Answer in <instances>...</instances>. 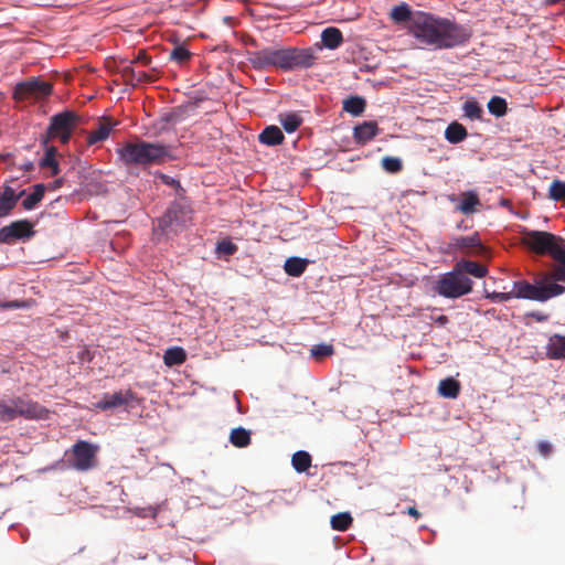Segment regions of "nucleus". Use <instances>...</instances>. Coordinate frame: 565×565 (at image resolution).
<instances>
[{
	"instance_id": "412c9836",
	"label": "nucleus",
	"mask_w": 565,
	"mask_h": 565,
	"mask_svg": "<svg viewBox=\"0 0 565 565\" xmlns=\"http://www.w3.org/2000/svg\"><path fill=\"white\" fill-rule=\"evenodd\" d=\"M321 41L327 49L335 50L343 43V35L338 28L329 26L322 31Z\"/></svg>"
},
{
	"instance_id": "c756f323",
	"label": "nucleus",
	"mask_w": 565,
	"mask_h": 565,
	"mask_svg": "<svg viewBox=\"0 0 565 565\" xmlns=\"http://www.w3.org/2000/svg\"><path fill=\"white\" fill-rule=\"evenodd\" d=\"M308 262L299 257H290L285 262V271L292 277H299L306 270Z\"/></svg>"
},
{
	"instance_id": "a19ab883",
	"label": "nucleus",
	"mask_w": 565,
	"mask_h": 565,
	"mask_svg": "<svg viewBox=\"0 0 565 565\" xmlns=\"http://www.w3.org/2000/svg\"><path fill=\"white\" fill-rule=\"evenodd\" d=\"M12 420V409L9 399L0 398V422H11Z\"/></svg>"
},
{
	"instance_id": "20e7f679",
	"label": "nucleus",
	"mask_w": 565,
	"mask_h": 565,
	"mask_svg": "<svg viewBox=\"0 0 565 565\" xmlns=\"http://www.w3.org/2000/svg\"><path fill=\"white\" fill-rule=\"evenodd\" d=\"M565 292V287L555 282L532 285L526 280L513 282L514 298L544 302Z\"/></svg>"
},
{
	"instance_id": "f8f14e48",
	"label": "nucleus",
	"mask_w": 565,
	"mask_h": 565,
	"mask_svg": "<svg viewBox=\"0 0 565 565\" xmlns=\"http://www.w3.org/2000/svg\"><path fill=\"white\" fill-rule=\"evenodd\" d=\"M33 223L28 220H19L3 226L0 230V244H12L17 239H26L34 236Z\"/></svg>"
},
{
	"instance_id": "4c0bfd02",
	"label": "nucleus",
	"mask_w": 565,
	"mask_h": 565,
	"mask_svg": "<svg viewBox=\"0 0 565 565\" xmlns=\"http://www.w3.org/2000/svg\"><path fill=\"white\" fill-rule=\"evenodd\" d=\"M465 115L470 119H480L483 113L482 108L476 100H467L462 107Z\"/></svg>"
},
{
	"instance_id": "79ce46f5",
	"label": "nucleus",
	"mask_w": 565,
	"mask_h": 565,
	"mask_svg": "<svg viewBox=\"0 0 565 565\" xmlns=\"http://www.w3.org/2000/svg\"><path fill=\"white\" fill-rule=\"evenodd\" d=\"M24 194V191H22L19 195L15 194V191L13 188L9 186V185H6L3 188V191L0 192V198H2L3 200L8 201L9 203H11L13 206L17 205V202L19 200V198Z\"/></svg>"
},
{
	"instance_id": "a211bd4d",
	"label": "nucleus",
	"mask_w": 565,
	"mask_h": 565,
	"mask_svg": "<svg viewBox=\"0 0 565 565\" xmlns=\"http://www.w3.org/2000/svg\"><path fill=\"white\" fill-rule=\"evenodd\" d=\"M117 122H113L108 118H104L103 121H99L98 128L90 131L87 136L86 142L88 146H93L97 142L104 141L108 138L110 130Z\"/></svg>"
},
{
	"instance_id": "dca6fc26",
	"label": "nucleus",
	"mask_w": 565,
	"mask_h": 565,
	"mask_svg": "<svg viewBox=\"0 0 565 565\" xmlns=\"http://www.w3.org/2000/svg\"><path fill=\"white\" fill-rule=\"evenodd\" d=\"M379 134V127L375 121H364L354 127L353 138L358 145H365L375 138Z\"/></svg>"
},
{
	"instance_id": "4be33fe9",
	"label": "nucleus",
	"mask_w": 565,
	"mask_h": 565,
	"mask_svg": "<svg viewBox=\"0 0 565 565\" xmlns=\"http://www.w3.org/2000/svg\"><path fill=\"white\" fill-rule=\"evenodd\" d=\"M365 108L366 100L358 95L349 96L342 102V109L354 117L361 116Z\"/></svg>"
},
{
	"instance_id": "1a4fd4ad",
	"label": "nucleus",
	"mask_w": 565,
	"mask_h": 565,
	"mask_svg": "<svg viewBox=\"0 0 565 565\" xmlns=\"http://www.w3.org/2000/svg\"><path fill=\"white\" fill-rule=\"evenodd\" d=\"M53 92V85L49 82L33 77L15 85L13 98L15 100L25 99H43L49 97Z\"/></svg>"
},
{
	"instance_id": "bb28decb",
	"label": "nucleus",
	"mask_w": 565,
	"mask_h": 565,
	"mask_svg": "<svg viewBox=\"0 0 565 565\" xmlns=\"http://www.w3.org/2000/svg\"><path fill=\"white\" fill-rule=\"evenodd\" d=\"M186 360L184 349L180 347H172L166 350L163 355L164 364L168 366L180 365Z\"/></svg>"
},
{
	"instance_id": "6e6d98bb",
	"label": "nucleus",
	"mask_w": 565,
	"mask_h": 565,
	"mask_svg": "<svg viewBox=\"0 0 565 565\" xmlns=\"http://www.w3.org/2000/svg\"><path fill=\"white\" fill-rule=\"evenodd\" d=\"M406 513L411 516H414L415 519H418L420 516L419 511L415 507L407 508Z\"/></svg>"
},
{
	"instance_id": "423d86ee",
	"label": "nucleus",
	"mask_w": 565,
	"mask_h": 565,
	"mask_svg": "<svg viewBox=\"0 0 565 565\" xmlns=\"http://www.w3.org/2000/svg\"><path fill=\"white\" fill-rule=\"evenodd\" d=\"M472 286V280L454 267L437 281L436 291L446 298H459L471 292Z\"/></svg>"
},
{
	"instance_id": "9b49d317",
	"label": "nucleus",
	"mask_w": 565,
	"mask_h": 565,
	"mask_svg": "<svg viewBox=\"0 0 565 565\" xmlns=\"http://www.w3.org/2000/svg\"><path fill=\"white\" fill-rule=\"evenodd\" d=\"M12 409V420L18 417L25 419H45L49 411L40 403L34 402L25 396H15L10 398Z\"/></svg>"
},
{
	"instance_id": "0eeeda50",
	"label": "nucleus",
	"mask_w": 565,
	"mask_h": 565,
	"mask_svg": "<svg viewBox=\"0 0 565 565\" xmlns=\"http://www.w3.org/2000/svg\"><path fill=\"white\" fill-rule=\"evenodd\" d=\"M99 447L86 440L76 441L66 452L70 467L77 471H87L97 466V452Z\"/></svg>"
},
{
	"instance_id": "8fccbe9b",
	"label": "nucleus",
	"mask_w": 565,
	"mask_h": 565,
	"mask_svg": "<svg viewBox=\"0 0 565 565\" xmlns=\"http://www.w3.org/2000/svg\"><path fill=\"white\" fill-rule=\"evenodd\" d=\"M14 207L11 203L0 198V218L9 215Z\"/></svg>"
},
{
	"instance_id": "13d9d810",
	"label": "nucleus",
	"mask_w": 565,
	"mask_h": 565,
	"mask_svg": "<svg viewBox=\"0 0 565 565\" xmlns=\"http://www.w3.org/2000/svg\"><path fill=\"white\" fill-rule=\"evenodd\" d=\"M177 117L178 116L175 114L171 113L162 117V120H164L166 122L175 121Z\"/></svg>"
},
{
	"instance_id": "58836bf2",
	"label": "nucleus",
	"mask_w": 565,
	"mask_h": 565,
	"mask_svg": "<svg viewBox=\"0 0 565 565\" xmlns=\"http://www.w3.org/2000/svg\"><path fill=\"white\" fill-rule=\"evenodd\" d=\"M382 167L390 173H397L403 169L402 160L397 157H384Z\"/></svg>"
},
{
	"instance_id": "f257e3e1",
	"label": "nucleus",
	"mask_w": 565,
	"mask_h": 565,
	"mask_svg": "<svg viewBox=\"0 0 565 565\" xmlns=\"http://www.w3.org/2000/svg\"><path fill=\"white\" fill-rule=\"evenodd\" d=\"M412 34L435 50L461 45L470 38V33L463 26L420 11L415 12Z\"/></svg>"
},
{
	"instance_id": "de8ad7c7",
	"label": "nucleus",
	"mask_w": 565,
	"mask_h": 565,
	"mask_svg": "<svg viewBox=\"0 0 565 565\" xmlns=\"http://www.w3.org/2000/svg\"><path fill=\"white\" fill-rule=\"evenodd\" d=\"M154 81H156V76H153L149 73H146V72H137L136 73V78H135L136 86L141 83H152Z\"/></svg>"
},
{
	"instance_id": "6e6552de",
	"label": "nucleus",
	"mask_w": 565,
	"mask_h": 565,
	"mask_svg": "<svg viewBox=\"0 0 565 565\" xmlns=\"http://www.w3.org/2000/svg\"><path fill=\"white\" fill-rule=\"evenodd\" d=\"M192 211L189 206L174 202L159 218L158 226L162 232L171 231L178 232L183 228L192 220Z\"/></svg>"
},
{
	"instance_id": "c9c22d12",
	"label": "nucleus",
	"mask_w": 565,
	"mask_h": 565,
	"mask_svg": "<svg viewBox=\"0 0 565 565\" xmlns=\"http://www.w3.org/2000/svg\"><path fill=\"white\" fill-rule=\"evenodd\" d=\"M191 52L183 45H177L170 52V60L177 62L179 65H183L191 58Z\"/></svg>"
},
{
	"instance_id": "f3484780",
	"label": "nucleus",
	"mask_w": 565,
	"mask_h": 565,
	"mask_svg": "<svg viewBox=\"0 0 565 565\" xmlns=\"http://www.w3.org/2000/svg\"><path fill=\"white\" fill-rule=\"evenodd\" d=\"M546 356L552 360H565V335L553 334L545 347Z\"/></svg>"
},
{
	"instance_id": "680f3d73",
	"label": "nucleus",
	"mask_w": 565,
	"mask_h": 565,
	"mask_svg": "<svg viewBox=\"0 0 565 565\" xmlns=\"http://www.w3.org/2000/svg\"><path fill=\"white\" fill-rule=\"evenodd\" d=\"M564 2H565V0H564Z\"/></svg>"
},
{
	"instance_id": "052dcab7",
	"label": "nucleus",
	"mask_w": 565,
	"mask_h": 565,
	"mask_svg": "<svg viewBox=\"0 0 565 565\" xmlns=\"http://www.w3.org/2000/svg\"><path fill=\"white\" fill-rule=\"evenodd\" d=\"M551 3L564 2V0H548Z\"/></svg>"
},
{
	"instance_id": "a18cd8bd",
	"label": "nucleus",
	"mask_w": 565,
	"mask_h": 565,
	"mask_svg": "<svg viewBox=\"0 0 565 565\" xmlns=\"http://www.w3.org/2000/svg\"><path fill=\"white\" fill-rule=\"evenodd\" d=\"M216 249L221 254L233 255L236 252L237 246L231 241L224 239L217 244Z\"/></svg>"
},
{
	"instance_id": "c85d7f7f",
	"label": "nucleus",
	"mask_w": 565,
	"mask_h": 565,
	"mask_svg": "<svg viewBox=\"0 0 565 565\" xmlns=\"http://www.w3.org/2000/svg\"><path fill=\"white\" fill-rule=\"evenodd\" d=\"M56 151L57 150L55 147H47L45 156L39 162L40 168L51 169V175H57L60 173V166L57 160L55 159Z\"/></svg>"
},
{
	"instance_id": "49530a36",
	"label": "nucleus",
	"mask_w": 565,
	"mask_h": 565,
	"mask_svg": "<svg viewBox=\"0 0 565 565\" xmlns=\"http://www.w3.org/2000/svg\"><path fill=\"white\" fill-rule=\"evenodd\" d=\"M487 298L491 299L494 302H505L510 299L514 298L513 290L510 292H492L488 294Z\"/></svg>"
},
{
	"instance_id": "603ef678",
	"label": "nucleus",
	"mask_w": 565,
	"mask_h": 565,
	"mask_svg": "<svg viewBox=\"0 0 565 565\" xmlns=\"http://www.w3.org/2000/svg\"><path fill=\"white\" fill-rule=\"evenodd\" d=\"M138 515L142 516V518L151 516V518L154 519L157 516V509L152 508V507H149L147 509H142V511L140 513H138Z\"/></svg>"
},
{
	"instance_id": "7c9ffc66",
	"label": "nucleus",
	"mask_w": 565,
	"mask_h": 565,
	"mask_svg": "<svg viewBox=\"0 0 565 565\" xmlns=\"http://www.w3.org/2000/svg\"><path fill=\"white\" fill-rule=\"evenodd\" d=\"M250 440V433L243 427L234 428L230 434L231 444L237 448L247 447Z\"/></svg>"
},
{
	"instance_id": "cd10ccee",
	"label": "nucleus",
	"mask_w": 565,
	"mask_h": 565,
	"mask_svg": "<svg viewBox=\"0 0 565 565\" xmlns=\"http://www.w3.org/2000/svg\"><path fill=\"white\" fill-rule=\"evenodd\" d=\"M279 122L288 132H295L302 124V118L297 113H285L279 115Z\"/></svg>"
},
{
	"instance_id": "3c124183",
	"label": "nucleus",
	"mask_w": 565,
	"mask_h": 565,
	"mask_svg": "<svg viewBox=\"0 0 565 565\" xmlns=\"http://www.w3.org/2000/svg\"><path fill=\"white\" fill-rule=\"evenodd\" d=\"M142 63L143 65H149L151 62V58L147 55L145 50L138 51L137 56L131 61L132 63Z\"/></svg>"
},
{
	"instance_id": "864d4df0",
	"label": "nucleus",
	"mask_w": 565,
	"mask_h": 565,
	"mask_svg": "<svg viewBox=\"0 0 565 565\" xmlns=\"http://www.w3.org/2000/svg\"><path fill=\"white\" fill-rule=\"evenodd\" d=\"M64 180L62 178L54 180L53 182L49 183L47 189L49 190H56L60 189L63 185Z\"/></svg>"
},
{
	"instance_id": "2eb2a0df",
	"label": "nucleus",
	"mask_w": 565,
	"mask_h": 565,
	"mask_svg": "<svg viewBox=\"0 0 565 565\" xmlns=\"http://www.w3.org/2000/svg\"><path fill=\"white\" fill-rule=\"evenodd\" d=\"M546 255L551 256L555 262L548 278H552L556 281L558 278V270L565 269V239L559 237V242L555 243L554 247H552Z\"/></svg>"
},
{
	"instance_id": "5701e85b",
	"label": "nucleus",
	"mask_w": 565,
	"mask_h": 565,
	"mask_svg": "<svg viewBox=\"0 0 565 565\" xmlns=\"http://www.w3.org/2000/svg\"><path fill=\"white\" fill-rule=\"evenodd\" d=\"M461 390L460 382L454 377L441 380L438 385V394L445 398L455 399L458 397Z\"/></svg>"
},
{
	"instance_id": "f03ea898",
	"label": "nucleus",
	"mask_w": 565,
	"mask_h": 565,
	"mask_svg": "<svg viewBox=\"0 0 565 565\" xmlns=\"http://www.w3.org/2000/svg\"><path fill=\"white\" fill-rule=\"evenodd\" d=\"M247 61L256 71H267L269 68L291 71L311 67L315 64L316 55L310 47L267 46L254 52H248Z\"/></svg>"
},
{
	"instance_id": "39448f33",
	"label": "nucleus",
	"mask_w": 565,
	"mask_h": 565,
	"mask_svg": "<svg viewBox=\"0 0 565 565\" xmlns=\"http://www.w3.org/2000/svg\"><path fill=\"white\" fill-rule=\"evenodd\" d=\"M78 124L79 117L74 111L65 110L52 116L42 142L46 146L50 140L57 138L62 143H67Z\"/></svg>"
},
{
	"instance_id": "bf43d9fd",
	"label": "nucleus",
	"mask_w": 565,
	"mask_h": 565,
	"mask_svg": "<svg viewBox=\"0 0 565 565\" xmlns=\"http://www.w3.org/2000/svg\"><path fill=\"white\" fill-rule=\"evenodd\" d=\"M24 168H25V170H28V171H29V170H31V169L33 168L32 162H29L28 164H25V167H24Z\"/></svg>"
},
{
	"instance_id": "c03bdc74",
	"label": "nucleus",
	"mask_w": 565,
	"mask_h": 565,
	"mask_svg": "<svg viewBox=\"0 0 565 565\" xmlns=\"http://www.w3.org/2000/svg\"><path fill=\"white\" fill-rule=\"evenodd\" d=\"M32 301L31 300H12V301H6L0 302L1 309H19V308H29L31 307Z\"/></svg>"
},
{
	"instance_id": "6ab92c4d",
	"label": "nucleus",
	"mask_w": 565,
	"mask_h": 565,
	"mask_svg": "<svg viewBox=\"0 0 565 565\" xmlns=\"http://www.w3.org/2000/svg\"><path fill=\"white\" fill-rule=\"evenodd\" d=\"M456 269L462 275H471L476 278H483L488 274V268L477 262L461 259L455 265Z\"/></svg>"
},
{
	"instance_id": "ddd939ff",
	"label": "nucleus",
	"mask_w": 565,
	"mask_h": 565,
	"mask_svg": "<svg viewBox=\"0 0 565 565\" xmlns=\"http://www.w3.org/2000/svg\"><path fill=\"white\" fill-rule=\"evenodd\" d=\"M557 242L559 236L542 231H530L523 237V244L539 255H546Z\"/></svg>"
},
{
	"instance_id": "f704fd0d",
	"label": "nucleus",
	"mask_w": 565,
	"mask_h": 565,
	"mask_svg": "<svg viewBox=\"0 0 565 565\" xmlns=\"http://www.w3.org/2000/svg\"><path fill=\"white\" fill-rule=\"evenodd\" d=\"M488 109L490 114L502 117L507 114L508 105L504 98L500 96H493L488 103Z\"/></svg>"
},
{
	"instance_id": "4468645a",
	"label": "nucleus",
	"mask_w": 565,
	"mask_h": 565,
	"mask_svg": "<svg viewBox=\"0 0 565 565\" xmlns=\"http://www.w3.org/2000/svg\"><path fill=\"white\" fill-rule=\"evenodd\" d=\"M135 399L136 394L130 388H128L115 392L113 394H104V396L96 403V407L102 411H106L129 405Z\"/></svg>"
},
{
	"instance_id": "7ed1b4c3",
	"label": "nucleus",
	"mask_w": 565,
	"mask_h": 565,
	"mask_svg": "<svg viewBox=\"0 0 565 565\" xmlns=\"http://www.w3.org/2000/svg\"><path fill=\"white\" fill-rule=\"evenodd\" d=\"M117 153L126 166L148 167L160 164L170 158L167 146L143 140L127 142L117 150Z\"/></svg>"
},
{
	"instance_id": "aec40b11",
	"label": "nucleus",
	"mask_w": 565,
	"mask_h": 565,
	"mask_svg": "<svg viewBox=\"0 0 565 565\" xmlns=\"http://www.w3.org/2000/svg\"><path fill=\"white\" fill-rule=\"evenodd\" d=\"M284 139V134L277 126H267L258 136L259 142L266 146L280 145Z\"/></svg>"
},
{
	"instance_id": "393cba45",
	"label": "nucleus",
	"mask_w": 565,
	"mask_h": 565,
	"mask_svg": "<svg viewBox=\"0 0 565 565\" xmlns=\"http://www.w3.org/2000/svg\"><path fill=\"white\" fill-rule=\"evenodd\" d=\"M467 136V129L463 127V125L457 121L449 124L445 130V138L450 143H459L465 140Z\"/></svg>"
},
{
	"instance_id": "9d476101",
	"label": "nucleus",
	"mask_w": 565,
	"mask_h": 565,
	"mask_svg": "<svg viewBox=\"0 0 565 565\" xmlns=\"http://www.w3.org/2000/svg\"><path fill=\"white\" fill-rule=\"evenodd\" d=\"M457 250L469 255V256H484L488 254V249L481 243L478 233L470 236H454L446 244L444 252L446 254H454Z\"/></svg>"
},
{
	"instance_id": "e433bc0d",
	"label": "nucleus",
	"mask_w": 565,
	"mask_h": 565,
	"mask_svg": "<svg viewBox=\"0 0 565 565\" xmlns=\"http://www.w3.org/2000/svg\"><path fill=\"white\" fill-rule=\"evenodd\" d=\"M548 196L554 201L565 200V182L561 180H554L548 190Z\"/></svg>"
},
{
	"instance_id": "09e8293b",
	"label": "nucleus",
	"mask_w": 565,
	"mask_h": 565,
	"mask_svg": "<svg viewBox=\"0 0 565 565\" xmlns=\"http://www.w3.org/2000/svg\"><path fill=\"white\" fill-rule=\"evenodd\" d=\"M537 451L543 457H548L553 451V446L548 441H540L536 446Z\"/></svg>"
},
{
	"instance_id": "72a5a7b5",
	"label": "nucleus",
	"mask_w": 565,
	"mask_h": 565,
	"mask_svg": "<svg viewBox=\"0 0 565 565\" xmlns=\"http://www.w3.org/2000/svg\"><path fill=\"white\" fill-rule=\"evenodd\" d=\"M353 522V519L349 512H341L338 514H334L331 518V527L335 531H347Z\"/></svg>"
},
{
	"instance_id": "ea45409f",
	"label": "nucleus",
	"mask_w": 565,
	"mask_h": 565,
	"mask_svg": "<svg viewBox=\"0 0 565 565\" xmlns=\"http://www.w3.org/2000/svg\"><path fill=\"white\" fill-rule=\"evenodd\" d=\"M334 353V349H333V345L332 344H318V345H315L312 349H311V354L312 356H315L316 359L320 360L324 356H330Z\"/></svg>"
},
{
	"instance_id": "37998d69",
	"label": "nucleus",
	"mask_w": 565,
	"mask_h": 565,
	"mask_svg": "<svg viewBox=\"0 0 565 565\" xmlns=\"http://www.w3.org/2000/svg\"><path fill=\"white\" fill-rule=\"evenodd\" d=\"M121 76L124 78V82L128 85L136 86L135 78H136V71L131 65H125L120 70Z\"/></svg>"
},
{
	"instance_id": "a878e982",
	"label": "nucleus",
	"mask_w": 565,
	"mask_h": 565,
	"mask_svg": "<svg viewBox=\"0 0 565 565\" xmlns=\"http://www.w3.org/2000/svg\"><path fill=\"white\" fill-rule=\"evenodd\" d=\"M415 13H412L409 7L406 3L395 6L391 11V18L397 22H409V30L412 31L413 19Z\"/></svg>"
},
{
	"instance_id": "5fc2aeb1",
	"label": "nucleus",
	"mask_w": 565,
	"mask_h": 565,
	"mask_svg": "<svg viewBox=\"0 0 565 565\" xmlns=\"http://www.w3.org/2000/svg\"><path fill=\"white\" fill-rule=\"evenodd\" d=\"M530 317L534 318L536 321H546L548 319L547 315L541 313V312H531L529 315Z\"/></svg>"
},
{
	"instance_id": "473e14b6",
	"label": "nucleus",
	"mask_w": 565,
	"mask_h": 565,
	"mask_svg": "<svg viewBox=\"0 0 565 565\" xmlns=\"http://www.w3.org/2000/svg\"><path fill=\"white\" fill-rule=\"evenodd\" d=\"M45 193V185L42 183H38L33 188V192L28 195L23 202L22 206L24 210H32L35 207V205L41 202Z\"/></svg>"
},
{
	"instance_id": "4d7b16f0",
	"label": "nucleus",
	"mask_w": 565,
	"mask_h": 565,
	"mask_svg": "<svg viewBox=\"0 0 565 565\" xmlns=\"http://www.w3.org/2000/svg\"><path fill=\"white\" fill-rule=\"evenodd\" d=\"M435 321H436L438 324H440V326H445V324H447V323H448L449 319H448V317H447V316H445V315H440L439 317H437V318L435 319Z\"/></svg>"
},
{
	"instance_id": "b1692460",
	"label": "nucleus",
	"mask_w": 565,
	"mask_h": 565,
	"mask_svg": "<svg viewBox=\"0 0 565 565\" xmlns=\"http://www.w3.org/2000/svg\"><path fill=\"white\" fill-rule=\"evenodd\" d=\"M479 205H481V203L478 194L473 191H468L462 193V201L457 206V210L469 215L475 213Z\"/></svg>"
},
{
	"instance_id": "2f4dec72",
	"label": "nucleus",
	"mask_w": 565,
	"mask_h": 565,
	"mask_svg": "<svg viewBox=\"0 0 565 565\" xmlns=\"http://www.w3.org/2000/svg\"><path fill=\"white\" fill-rule=\"evenodd\" d=\"M311 461V456L303 450L295 452L291 458L294 469L300 473L307 471L310 468Z\"/></svg>"
}]
</instances>
